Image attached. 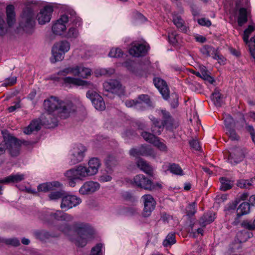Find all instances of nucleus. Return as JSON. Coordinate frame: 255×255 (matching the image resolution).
Instances as JSON below:
<instances>
[{
  "mask_svg": "<svg viewBox=\"0 0 255 255\" xmlns=\"http://www.w3.org/2000/svg\"><path fill=\"white\" fill-rule=\"evenodd\" d=\"M38 218L43 224L55 228L66 236H70L73 232L76 233L78 237L75 240V245L78 247H85L88 240L92 238L94 234L93 229L87 223L69 224L73 220V217L62 210L55 212L51 209L43 210L39 213Z\"/></svg>",
  "mask_w": 255,
  "mask_h": 255,
  "instance_id": "obj_1",
  "label": "nucleus"
},
{
  "mask_svg": "<svg viewBox=\"0 0 255 255\" xmlns=\"http://www.w3.org/2000/svg\"><path fill=\"white\" fill-rule=\"evenodd\" d=\"M43 107L47 113L46 119H42V122L48 128L57 126L58 117L62 119H67L76 111V107L71 101L59 100L55 96H51L45 100Z\"/></svg>",
  "mask_w": 255,
  "mask_h": 255,
  "instance_id": "obj_2",
  "label": "nucleus"
},
{
  "mask_svg": "<svg viewBox=\"0 0 255 255\" xmlns=\"http://www.w3.org/2000/svg\"><path fill=\"white\" fill-rule=\"evenodd\" d=\"M157 112L160 119L153 115L149 116L151 122V130L152 133L147 131L141 132L142 137L148 143H163L155 135L161 134L164 128L166 130L173 131L178 127V124L169 112L165 109H159L157 110Z\"/></svg>",
  "mask_w": 255,
  "mask_h": 255,
  "instance_id": "obj_3",
  "label": "nucleus"
},
{
  "mask_svg": "<svg viewBox=\"0 0 255 255\" xmlns=\"http://www.w3.org/2000/svg\"><path fill=\"white\" fill-rule=\"evenodd\" d=\"M101 165L98 158L93 157L88 162V167L79 165L66 171L64 175L68 179L69 186L73 187L78 181L84 180L86 177L95 175Z\"/></svg>",
  "mask_w": 255,
  "mask_h": 255,
  "instance_id": "obj_4",
  "label": "nucleus"
},
{
  "mask_svg": "<svg viewBox=\"0 0 255 255\" xmlns=\"http://www.w3.org/2000/svg\"><path fill=\"white\" fill-rule=\"evenodd\" d=\"M35 25V15L33 9L29 6L24 7L20 15L19 26L26 33H31Z\"/></svg>",
  "mask_w": 255,
  "mask_h": 255,
  "instance_id": "obj_5",
  "label": "nucleus"
},
{
  "mask_svg": "<svg viewBox=\"0 0 255 255\" xmlns=\"http://www.w3.org/2000/svg\"><path fill=\"white\" fill-rule=\"evenodd\" d=\"M70 48V43L66 40H62L54 44L52 48L53 57L50 59L51 62L54 63L62 61L65 53L69 50Z\"/></svg>",
  "mask_w": 255,
  "mask_h": 255,
  "instance_id": "obj_6",
  "label": "nucleus"
},
{
  "mask_svg": "<svg viewBox=\"0 0 255 255\" xmlns=\"http://www.w3.org/2000/svg\"><path fill=\"white\" fill-rule=\"evenodd\" d=\"M133 183L137 187L148 191H153L162 187L161 184L158 182L154 183L143 174H138L134 176Z\"/></svg>",
  "mask_w": 255,
  "mask_h": 255,
  "instance_id": "obj_7",
  "label": "nucleus"
},
{
  "mask_svg": "<svg viewBox=\"0 0 255 255\" xmlns=\"http://www.w3.org/2000/svg\"><path fill=\"white\" fill-rule=\"evenodd\" d=\"M229 152L228 161L232 165H236L242 162L248 153L245 147L239 145H235L230 149Z\"/></svg>",
  "mask_w": 255,
  "mask_h": 255,
  "instance_id": "obj_8",
  "label": "nucleus"
},
{
  "mask_svg": "<svg viewBox=\"0 0 255 255\" xmlns=\"http://www.w3.org/2000/svg\"><path fill=\"white\" fill-rule=\"evenodd\" d=\"M87 150V148L83 144H74L70 151L69 164L74 165L83 161Z\"/></svg>",
  "mask_w": 255,
  "mask_h": 255,
  "instance_id": "obj_9",
  "label": "nucleus"
},
{
  "mask_svg": "<svg viewBox=\"0 0 255 255\" xmlns=\"http://www.w3.org/2000/svg\"><path fill=\"white\" fill-rule=\"evenodd\" d=\"M130 156L138 157L140 156H151L153 158L156 157V153L154 149L149 144H142L139 148H133L129 151Z\"/></svg>",
  "mask_w": 255,
  "mask_h": 255,
  "instance_id": "obj_10",
  "label": "nucleus"
},
{
  "mask_svg": "<svg viewBox=\"0 0 255 255\" xmlns=\"http://www.w3.org/2000/svg\"><path fill=\"white\" fill-rule=\"evenodd\" d=\"M81 199L75 195H64L60 204V208L64 211L77 206L81 203Z\"/></svg>",
  "mask_w": 255,
  "mask_h": 255,
  "instance_id": "obj_11",
  "label": "nucleus"
},
{
  "mask_svg": "<svg viewBox=\"0 0 255 255\" xmlns=\"http://www.w3.org/2000/svg\"><path fill=\"white\" fill-rule=\"evenodd\" d=\"M149 49L150 47L148 44L137 42L131 45L128 52L130 55L134 57H140L145 56Z\"/></svg>",
  "mask_w": 255,
  "mask_h": 255,
  "instance_id": "obj_12",
  "label": "nucleus"
},
{
  "mask_svg": "<svg viewBox=\"0 0 255 255\" xmlns=\"http://www.w3.org/2000/svg\"><path fill=\"white\" fill-rule=\"evenodd\" d=\"M142 199L144 204L142 216L144 217H148L155 208L156 201L150 194L144 195L142 196Z\"/></svg>",
  "mask_w": 255,
  "mask_h": 255,
  "instance_id": "obj_13",
  "label": "nucleus"
},
{
  "mask_svg": "<svg viewBox=\"0 0 255 255\" xmlns=\"http://www.w3.org/2000/svg\"><path fill=\"white\" fill-rule=\"evenodd\" d=\"M86 97L91 100L96 110L103 111L105 109L106 106L103 99L97 92L89 90L86 93Z\"/></svg>",
  "mask_w": 255,
  "mask_h": 255,
  "instance_id": "obj_14",
  "label": "nucleus"
},
{
  "mask_svg": "<svg viewBox=\"0 0 255 255\" xmlns=\"http://www.w3.org/2000/svg\"><path fill=\"white\" fill-rule=\"evenodd\" d=\"M123 66L137 76L140 77L144 74V72L142 68L141 64L137 63L135 61L128 59L123 63Z\"/></svg>",
  "mask_w": 255,
  "mask_h": 255,
  "instance_id": "obj_15",
  "label": "nucleus"
},
{
  "mask_svg": "<svg viewBox=\"0 0 255 255\" xmlns=\"http://www.w3.org/2000/svg\"><path fill=\"white\" fill-rule=\"evenodd\" d=\"M53 11V8L52 6L47 5L44 6L37 15L39 24L43 25L49 22L51 18V14Z\"/></svg>",
  "mask_w": 255,
  "mask_h": 255,
  "instance_id": "obj_16",
  "label": "nucleus"
},
{
  "mask_svg": "<svg viewBox=\"0 0 255 255\" xmlns=\"http://www.w3.org/2000/svg\"><path fill=\"white\" fill-rule=\"evenodd\" d=\"M68 22V18L66 17V14L61 15L53 24L52 30L53 33L56 35H61L66 30V24Z\"/></svg>",
  "mask_w": 255,
  "mask_h": 255,
  "instance_id": "obj_17",
  "label": "nucleus"
},
{
  "mask_svg": "<svg viewBox=\"0 0 255 255\" xmlns=\"http://www.w3.org/2000/svg\"><path fill=\"white\" fill-rule=\"evenodd\" d=\"M62 84L63 86L68 87V88H71L73 86H87L88 85L90 84V83H89L87 81L83 80L80 79L67 76L62 78Z\"/></svg>",
  "mask_w": 255,
  "mask_h": 255,
  "instance_id": "obj_18",
  "label": "nucleus"
},
{
  "mask_svg": "<svg viewBox=\"0 0 255 255\" xmlns=\"http://www.w3.org/2000/svg\"><path fill=\"white\" fill-rule=\"evenodd\" d=\"M153 83L156 88L158 90L162 97L165 100L169 98V90L166 82L160 78H154Z\"/></svg>",
  "mask_w": 255,
  "mask_h": 255,
  "instance_id": "obj_19",
  "label": "nucleus"
},
{
  "mask_svg": "<svg viewBox=\"0 0 255 255\" xmlns=\"http://www.w3.org/2000/svg\"><path fill=\"white\" fill-rule=\"evenodd\" d=\"M103 87L107 92L119 94L122 91V85L117 80L110 79L103 83Z\"/></svg>",
  "mask_w": 255,
  "mask_h": 255,
  "instance_id": "obj_20",
  "label": "nucleus"
},
{
  "mask_svg": "<svg viewBox=\"0 0 255 255\" xmlns=\"http://www.w3.org/2000/svg\"><path fill=\"white\" fill-rule=\"evenodd\" d=\"M100 188V184L97 182L89 181L86 182L79 189V192L81 194H90L96 191Z\"/></svg>",
  "mask_w": 255,
  "mask_h": 255,
  "instance_id": "obj_21",
  "label": "nucleus"
},
{
  "mask_svg": "<svg viewBox=\"0 0 255 255\" xmlns=\"http://www.w3.org/2000/svg\"><path fill=\"white\" fill-rule=\"evenodd\" d=\"M21 144H0V155L3 154L6 149L11 157H16L20 154Z\"/></svg>",
  "mask_w": 255,
  "mask_h": 255,
  "instance_id": "obj_22",
  "label": "nucleus"
},
{
  "mask_svg": "<svg viewBox=\"0 0 255 255\" xmlns=\"http://www.w3.org/2000/svg\"><path fill=\"white\" fill-rule=\"evenodd\" d=\"M119 158L113 154H109L104 159L106 169L109 173H114L116 167L119 163Z\"/></svg>",
  "mask_w": 255,
  "mask_h": 255,
  "instance_id": "obj_23",
  "label": "nucleus"
},
{
  "mask_svg": "<svg viewBox=\"0 0 255 255\" xmlns=\"http://www.w3.org/2000/svg\"><path fill=\"white\" fill-rule=\"evenodd\" d=\"M42 121V119L40 121L38 120H32L29 125L23 129L24 133L26 134H30L34 131H37L39 130L41 128L42 123L43 125L46 127V126L43 124Z\"/></svg>",
  "mask_w": 255,
  "mask_h": 255,
  "instance_id": "obj_24",
  "label": "nucleus"
},
{
  "mask_svg": "<svg viewBox=\"0 0 255 255\" xmlns=\"http://www.w3.org/2000/svg\"><path fill=\"white\" fill-rule=\"evenodd\" d=\"M62 184L58 181H52L43 183L37 186V190L39 192H47L53 189L54 187H61Z\"/></svg>",
  "mask_w": 255,
  "mask_h": 255,
  "instance_id": "obj_25",
  "label": "nucleus"
},
{
  "mask_svg": "<svg viewBox=\"0 0 255 255\" xmlns=\"http://www.w3.org/2000/svg\"><path fill=\"white\" fill-rule=\"evenodd\" d=\"M66 14V17L68 18V21H70V24L72 25L71 26L79 28L82 27L83 24L82 19L77 15L74 11H71L69 13Z\"/></svg>",
  "mask_w": 255,
  "mask_h": 255,
  "instance_id": "obj_26",
  "label": "nucleus"
},
{
  "mask_svg": "<svg viewBox=\"0 0 255 255\" xmlns=\"http://www.w3.org/2000/svg\"><path fill=\"white\" fill-rule=\"evenodd\" d=\"M6 21L9 27H11L15 22V13L14 7L9 4L6 7Z\"/></svg>",
  "mask_w": 255,
  "mask_h": 255,
  "instance_id": "obj_27",
  "label": "nucleus"
},
{
  "mask_svg": "<svg viewBox=\"0 0 255 255\" xmlns=\"http://www.w3.org/2000/svg\"><path fill=\"white\" fill-rule=\"evenodd\" d=\"M250 10L245 7H241L239 10V15L238 17V24L242 26L248 21V17L250 14Z\"/></svg>",
  "mask_w": 255,
  "mask_h": 255,
  "instance_id": "obj_28",
  "label": "nucleus"
},
{
  "mask_svg": "<svg viewBox=\"0 0 255 255\" xmlns=\"http://www.w3.org/2000/svg\"><path fill=\"white\" fill-rule=\"evenodd\" d=\"M244 229V230L239 231L236 235V238L240 243H244L253 237V230Z\"/></svg>",
  "mask_w": 255,
  "mask_h": 255,
  "instance_id": "obj_29",
  "label": "nucleus"
},
{
  "mask_svg": "<svg viewBox=\"0 0 255 255\" xmlns=\"http://www.w3.org/2000/svg\"><path fill=\"white\" fill-rule=\"evenodd\" d=\"M215 214L211 211L204 213L199 221L200 226L205 227L207 225L212 223L215 220Z\"/></svg>",
  "mask_w": 255,
  "mask_h": 255,
  "instance_id": "obj_30",
  "label": "nucleus"
},
{
  "mask_svg": "<svg viewBox=\"0 0 255 255\" xmlns=\"http://www.w3.org/2000/svg\"><path fill=\"white\" fill-rule=\"evenodd\" d=\"M174 24L177 28L183 33H187L189 31V27L185 24L184 20L180 16H175L173 20Z\"/></svg>",
  "mask_w": 255,
  "mask_h": 255,
  "instance_id": "obj_31",
  "label": "nucleus"
},
{
  "mask_svg": "<svg viewBox=\"0 0 255 255\" xmlns=\"http://www.w3.org/2000/svg\"><path fill=\"white\" fill-rule=\"evenodd\" d=\"M24 176L23 174L19 173L11 174L4 178L0 179V183H4V184L17 183L23 180L24 179Z\"/></svg>",
  "mask_w": 255,
  "mask_h": 255,
  "instance_id": "obj_32",
  "label": "nucleus"
},
{
  "mask_svg": "<svg viewBox=\"0 0 255 255\" xmlns=\"http://www.w3.org/2000/svg\"><path fill=\"white\" fill-rule=\"evenodd\" d=\"M136 163L137 166L144 173L150 176L152 175V168L146 162V161L141 158H139L137 159Z\"/></svg>",
  "mask_w": 255,
  "mask_h": 255,
  "instance_id": "obj_33",
  "label": "nucleus"
},
{
  "mask_svg": "<svg viewBox=\"0 0 255 255\" xmlns=\"http://www.w3.org/2000/svg\"><path fill=\"white\" fill-rule=\"evenodd\" d=\"M76 71L75 76L79 77L82 78H87L91 75V70L88 68L85 67L82 65L75 66Z\"/></svg>",
  "mask_w": 255,
  "mask_h": 255,
  "instance_id": "obj_34",
  "label": "nucleus"
},
{
  "mask_svg": "<svg viewBox=\"0 0 255 255\" xmlns=\"http://www.w3.org/2000/svg\"><path fill=\"white\" fill-rule=\"evenodd\" d=\"M218 49H216L210 45H204L200 48L201 53L206 57H213Z\"/></svg>",
  "mask_w": 255,
  "mask_h": 255,
  "instance_id": "obj_35",
  "label": "nucleus"
},
{
  "mask_svg": "<svg viewBox=\"0 0 255 255\" xmlns=\"http://www.w3.org/2000/svg\"><path fill=\"white\" fill-rule=\"evenodd\" d=\"M240 202V200L236 198L234 201L228 203L224 208L226 215H230L236 212L237 206Z\"/></svg>",
  "mask_w": 255,
  "mask_h": 255,
  "instance_id": "obj_36",
  "label": "nucleus"
},
{
  "mask_svg": "<svg viewBox=\"0 0 255 255\" xmlns=\"http://www.w3.org/2000/svg\"><path fill=\"white\" fill-rule=\"evenodd\" d=\"M251 204L249 202H243L236 210V213L239 214V216H243L250 212Z\"/></svg>",
  "mask_w": 255,
  "mask_h": 255,
  "instance_id": "obj_37",
  "label": "nucleus"
},
{
  "mask_svg": "<svg viewBox=\"0 0 255 255\" xmlns=\"http://www.w3.org/2000/svg\"><path fill=\"white\" fill-rule=\"evenodd\" d=\"M211 97L216 107H221L222 106L223 96L218 90L215 89L214 92L212 94Z\"/></svg>",
  "mask_w": 255,
  "mask_h": 255,
  "instance_id": "obj_38",
  "label": "nucleus"
},
{
  "mask_svg": "<svg viewBox=\"0 0 255 255\" xmlns=\"http://www.w3.org/2000/svg\"><path fill=\"white\" fill-rule=\"evenodd\" d=\"M34 236L36 239L42 242L45 241L51 237H53L49 232L45 230L35 231L34 232Z\"/></svg>",
  "mask_w": 255,
  "mask_h": 255,
  "instance_id": "obj_39",
  "label": "nucleus"
},
{
  "mask_svg": "<svg viewBox=\"0 0 255 255\" xmlns=\"http://www.w3.org/2000/svg\"><path fill=\"white\" fill-rule=\"evenodd\" d=\"M221 186L220 189L223 191H227L233 187V182L225 177H222L220 178Z\"/></svg>",
  "mask_w": 255,
  "mask_h": 255,
  "instance_id": "obj_40",
  "label": "nucleus"
},
{
  "mask_svg": "<svg viewBox=\"0 0 255 255\" xmlns=\"http://www.w3.org/2000/svg\"><path fill=\"white\" fill-rule=\"evenodd\" d=\"M176 242L175 234L173 232L169 233L165 239L163 241L162 245L165 247H170Z\"/></svg>",
  "mask_w": 255,
  "mask_h": 255,
  "instance_id": "obj_41",
  "label": "nucleus"
},
{
  "mask_svg": "<svg viewBox=\"0 0 255 255\" xmlns=\"http://www.w3.org/2000/svg\"><path fill=\"white\" fill-rule=\"evenodd\" d=\"M113 173H109L107 169L102 170L100 175L98 176V180L100 182H110L112 179V175Z\"/></svg>",
  "mask_w": 255,
  "mask_h": 255,
  "instance_id": "obj_42",
  "label": "nucleus"
},
{
  "mask_svg": "<svg viewBox=\"0 0 255 255\" xmlns=\"http://www.w3.org/2000/svg\"><path fill=\"white\" fill-rule=\"evenodd\" d=\"M4 243L7 245H10L13 247H18L20 245V241L17 238H4L0 237V244Z\"/></svg>",
  "mask_w": 255,
  "mask_h": 255,
  "instance_id": "obj_43",
  "label": "nucleus"
},
{
  "mask_svg": "<svg viewBox=\"0 0 255 255\" xmlns=\"http://www.w3.org/2000/svg\"><path fill=\"white\" fill-rule=\"evenodd\" d=\"M254 179L251 178L250 179H239L237 182V186L241 188L249 189L253 185Z\"/></svg>",
  "mask_w": 255,
  "mask_h": 255,
  "instance_id": "obj_44",
  "label": "nucleus"
},
{
  "mask_svg": "<svg viewBox=\"0 0 255 255\" xmlns=\"http://www.w3.org/2000/svg\"><path fill=\"white\" fill-rule=\"evenodd\" d=\"M75 66L66 67L64 68L60 69L57 73V75L63 77H67L68 74H72L75 76V72L76 71Z\"/></svg>",
  "mask_w": 255,
  "mask_h": 255,
  "instance_id": "obj_45",
  "label": "nucleus"
},
{
  "mask_svg": "<svg viewBox=\"0 0 255 255\" xmlns=\"http://www.w3.org/2000/svg\"><path fill=\"white\" fill-rule=\"evenodd\" d=\"M79 27L71 26L68 30L65 37L70 39H76L79 35Z\"/></svg>",
  "mask_w": 255,
  "mask_h": 255,
  "instance_id": "obj_46",
  "label": "nucleus"
},
{
  "mask_svg": "<svg viewBox=\"0 0 255 255\" xmlns=\"http://www.w3.org/2000/svg\"><path fill=\"white\" fill-rule=\"evenodd\" d=\"M168 170L170 171L172 174L183 175L184 174L183 170L181 167L177 164L172 163L169 165Z\"/></svg>",
  "mask_w": 255,
  "mask_h": 255,
  "instance_id": "obj_47",
  "label": "nucleus"
},
{
  "mask_svg": "<svg viewBox=\"0 0 255 255\" xmlns=\"http://www.w3.org/2000/svg\"><path fill=\"white\" fill-rule=\"evenodd\" d=\"M226 133L231 141H240V136L238 135L234 128L229 129L228 130L226 131Z\"/></svg>",
  "mask_w": 255,
  "mask_h": 255,
  "instance_id": "obj_48",
  "label": "nucleus"
},
{
  "mask_svg": "<svg viewBox=\"0 0 255 255\" xmlns=\"http://www.w3.org/2000/svg\"><path fill=\"white\" fill-rule=\"evenodd\" d=\"M65 194L63 190L51 192L48 195V197L50 200H56L60 198L62 199Z\"/></svg>",
  "mask_w": 255,
  "mask_h": 255,
  "instance_id": "obj_49",
  "label": "nucleus"
},
{
  "mask_svg": "<svg viewBox=\"0 0 255 255\" xmlns=\"http://www.w3.org/2000/svg\"><path fill=\"white\" fill-rule=\"evenodd\" d=\"M241 226L250 230H255V219L254 220H244L241 223Z\"/></svg>",
  "mask_w": 255,
  "mask_h": 255,
  "instance_id": "obj_50",
  "label": "nucleus"
},
{
  "mask_svg": "<svg viewBox=\"0 0 255 255\" xmlns=\"http://www.w3.org/2000/svg\"><path fill=\"white\" fill-rule=\"evenodd\" d=\"M137 100H138V101L139 102H140L139 106L141 105L142 103H144L148 106H150L151 105V101L150 100L149 96L148 95H140L138 96V98Z\"/></svg>",
  "mask_w": 255,
  "mask_h": 255,
  "instance_id": "obj_51",
  "label": "nucleus"
},
{
  "mask_svg": "<svg viewBox=\"0 0 255 255\" xmlns=\"http://www.w3.org/2000/svg\"><path fill=\"white\" fill-rule=\"evenodd\" d=\"M123 52L120 48H112L109 53V56L113 58H120L123 55Z\"/></svg>",
  "mask_w": 255,
  "mask_h": 255,
  "instance_id": "obj_52",
  "label": "nucleus"
},
{
  "mask_svg": "<svg viewBox=\"0 0 255 255\" xmlns=\"http://www.w3.org/2000/svg\"><path fill=\"white\" fill-rule=\"evenodd\" d=\"M103 245L101 243L97 244L92 248L90 255H102V248Z\"/></svg>",
  "mask_w": 255,
  "mask_h": 255,
  "instance_id": "obj_53",
  "label": "nucleus"
},
{
  "mask_svg": "<svg viewBox=\"0 0 255 255\" xmlns=\"http://www.w3.org/2000/svg\"><path fill=\"white\" fill-rule=\"evenodd\" d=\"M177 36V34L176 32L168 33V41L173 46H176L178 43Z\"/></svg>",
  "mask_w": 255,
  "mask_h": 255,
  "instance_id": "obj_54",
  "label": "nucleus"
},
{
  "mask_svg": "<svg viewBox=\"0 0 255 255\" xmlns=\"http://www.w3.org/2000/svg\"><path fill=\"white\" fill-rule=\"evenodd\" d=\"M196 212L195 209V203L193 202L189 205L188 210H187V216L189 218H191Z\"/></svg>",
  "mask_w": 255,
  "mask_h": 255,
  "instance_id": "obj_55",
  "label": "nucleus"
},
{
  "mask_svg": "<svg viewBox=\"0 0 255 255\" xmlns=\"http://www.w3.org/2000/svg\"><path fill=\"white\" fill-rule=\"evenodd\" d=\"M213 59L218 61L219 63L221 65H224L226 61V58L220 53V51L218 50L214 57Z\"/></svg>",
  "mask_w": 255,
  "mask_h": 255,
  "instance_id": "obj_56",
  "label": "nucleus"
},
{
  "mask_svg": "<svg viewBox=\"0 0 255 255\" xmlns=\"http://www.w3.org/2000/svg\"><path fill=\"white\" fill-rule=\"evenodd\" d=\"M233 119L232 116L229 115H227L224 121V125L226 128V131L228 130L229 129L232 128L231 127L233 124Z\"/></svg>",
  "mask_w": 255,
  "mask_h": 255,
  "instance_id": "obj_57",
  "label": "nucleus"
},
{
  "mask_svg": "<svg viewBox=\"0 0 255 255\" xmlns=\"http://www.w3.org/2000/svg\"><path fill=\"white\" fill-rule=\"evenodd\" d=\"M16 82V77H12L6 78L2 84L4 86H12Z\"/></svg>",
  "mask_w": 255,
  "mask_h": 255,
  "instance_id": "obj_58",
  "label": "nucleus"
},
{
  "mask_svg": "<svg viewBox=\"0 0 255 255\" xmlns=\"http://www.w3.org/2000/svg\"><path fill=\"white\" fill-rule=\"evenodd\" d=\"M122 197L127 201L133 202L135 200L134 197L132 195V193L129 191L124 192L122 193Z\"/></svg>",
  "mask_w": 255,
  "mask_h": 255,
  "instance_id": "obj_59",
  "label": "nucleus"
},
{
  "mask_svg": "<svg viewBox=\"0 0 255 255\" xmlns=\"http://www.w3.org/2000/svg\"><path fill=\"white\" fill-rule=\"evenodd\" d=\"M140 102L138 100H127L125 102V104L127 107H132L133 106L139 107Z\"/></svg>",
  "mask_w": 255,
  "mask_h": 255,
  "instance_id": "obj_60",
  "label": "nucleus"
},
{
  "mask_svg": "<svg viewBox=\"0 0 255 255\" xmlns=\"http://www.w3.org/2000/svg\"><path fill=\"white\" fill-rule=\"evenodd\" d=\"M246 129L250 133L253 142L255 143V130L251 125H248L246 127Z\"/></svg>",
  "mask_w": 255,
  "mask_h": 255,
  "instance_id": "obj_61",
  "label": "nucleus"
},
{
  "mask_svg": "<svg viewBox=\"0 0 255 255\" xmlns=\"http://www.w3.org/2000/svg\"><path fill=\"white\" fill-rule=\"evenodd\" d=\"M126 213L129 216H134L138 214L137 209L134 207H128L126 210Z\"/></svg>",
  "mask_w": 255,
  "mask_h": 255,
  "instance_id": "obj_62",
  "label": "nucleus"
},
{
  "mask_svg": "<svg viewBox=\"0 0 255 255\" xmlns=\"http://www.w3.org/2000/svg\"><path fill=\"white\" fill-rule=\"evenodd\" d=\"M198 23L202 26H206L207 27L211 25V22L210 20L205 18H201L198 20Z\"/></svg>",
  "mask_w": 255,
  "mask_h": 255,
  "instance_id": "obj_63",
  "label": "nucleus"
},
{
  "mask_svg": "<svg viewBox=\"0 0 255 255\" xmlns=\"http://www.w3.org/2000/svg\"><path fill=\"white\" fill-rule=\"evenodd\" d=\"M171 96L173 97V100L170 101V105L172 108L175 109L178 106V96L177 94L172 95Z\"/></svg>",
  "mask_w": 255,
  "mask_h": 255,
  "instance_id": "obj_64",
  "label": "nucleus"
}]
</instances>
